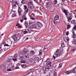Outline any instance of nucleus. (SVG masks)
Instances as JSON below:
<instances>
[{
    "label": "nucleus",
    "instance_id": "4c0bfd02",
    "mask_svg": "<svg viewBox=\"0 0 76 76\" xmlns=\"http://www.w3.org/2000/svg\"><path fill=\"white\" fill-rule=\"evenodd\" d=\"M31 17H32V18H34V16H35V15L34 14H32L31 15Z\"/></svg>",
    "mask_w": 76,
    "mask_h": 76
},
{
    "label": "nucleus",
    "instance_id": "a211bd4d",
    "mask_svg": "<svg viewBox=\"0 0 76 76\" xmlns=\"http://www.w3.org/2000/svg\"><path fill=\"white\" fill-rule=\"evenodd\" d=\"M30 53L32 55H34L35 54V52L33 50H31L30 51Z\"/></svg>",
    "mask_w": 76,
    "mask_h": 76
},
{
    "label": "nucleus",
    "instance_id": "e2e57ef3",
    "mask_svg": "<svg viewBox=\"0 0 76 76\" xmlns=\"http://www.w3.org/2000/svg\"><path fill=\"white\" fill-rule=\"evenodd\" d=\"M3 51V49H1V50H0V51Z\"/></svg>",
    "mask_w": 76,
    "mask_h": 76
},
{
    "label": "nucleus",
    "instance_id": "473e14b6",
    "mask_svg": "<svg viewBox=\"0 0 76 76\" xmlns=\"http://www.w3.org/2000/svg\"><path fill=\"white\" fill-rule=\"evenodd\" d=\"M23 33L24 34H27V33H28V31H23Z\"/></svg>",
    "mask_w": 76,
    "mask_h": 76
},
{
    "label": "nucleus",
    "instance_id": "e433bc0d",
    "mask_svg": "<svg viewBox=\"0 0 76 76\" xmlns=\"http://www.w3.org/2000/svg\"><path fill=\"white\" fill-rule=\"evenodd\" d=\"M7 71H11V70H12V69H9V68H7Z\"/></svg>",
    "mask_w": 76,
    "mask_h": 76
},
{
    "label": "nucleus",
    "instance_id": "39448f33",
    "mask_svg": "<svg viewBox=\"0 0 76 76\" xmlns=\"http://www.w3.org/2000/svg\"><path fill=\"white\" fill-rule=\"evenodd\" d=\"M18 35L16 34H14L12 37V38L15 41H17L18 40Z\"/></svg>",
    "mask_w": 76,
    "mask_h": 76
},
{
    "label": "nucleus",
    "instance_id": "680f3d73",
    "mask_svg": "<svg viewBox=\"0 0 76 76\" xmlns=\"http://www.w3.org/2000/svg\"><path fill=\"white\" fill-rule=\"evenodd\" d=\"M29 39V38L27 37L26 38V39H25V40H27V39Z\"/></svg>",
    "mask_w": 76,
    "mask_h": 76
},
{
    "label": "nucleus",
    "instance_id": "5fc2aeb1",
    "mask_svg": "<svg viewBox=\"0 0 76 76\" xmlns=\"http://www.w3.org/2000/svg\"><path fill=\"white\" fill-rule=\"evenodd\" d=\"M20 21L21 22H22H22H23V19L20 20Z\"/></svg>",
    "mask_w": 76,
    "mask_h": 76
},
{
    "label": "nucleus",
    "instance_id": "49530a36",
    "mask_svg": "<svg viewBox=\"0 0 76 76\" xmlns=\"http://www.w3.org/2000/svg\"><path fill=\"white\" fill-rule=\"evenodd\" d=\"M11 1V3H15V1L13 0H12V1Z\"/></svg>",
    "mask_w": 76,
    "mask_h": 76
},
{
    "label": "nucleus",
    "instance_id": "bf43d9fd",
    "mask_svg": "<svg viewBox=\"0 0 76 76\" xmlns=\"http://www.w3.org/2000/svg\"><path fill=\"white\" fill-rule=\"evenodd\" d=\"M4 34H2L1 35L2 37V36H3V35Z\"/></svg>",
    "mask_w": 76,
    "mask_h": 76
},
{
    "label": "nucleus",
    "instance_id": "69168bd1",
    "mask_svg": "<svg viewBox=\"0 0 76 76\" xmlns=\"http://www.w3.org/2000/svg\"><path fill=\"white\" fill-rule=\"evenodd\" d=\"M65 75V74L63 73V75Z\"/></svg>",
    "mask_w": 76,
    "mask_h": 76
},
{
    "label": "nucleus",
    "instance_id": "13d9d810",
    "mask_svg": "<svg viewBox=\"0 0 76 76\" xmlns=\"http://www.w3.org/2000/svg\"><path fill=\"white\" fill-rule=\"evenodd\" d=\"M32 20H35V19L34 18H31Z\"/></svg>",
    "mask_w": 76,
    "mask_h": 76
},
{
    "label": "nucleus",
    "instance_id": "7c9ffc66",
    "mask_svg": "<svg viewBox=\"0 0 76 76\" xmlns=\"http://www.w3.org/2000/svg\"><path fill=\"white\" fill-rule=\"evenodd\" d=\"M57 20H53V22H54V24H55V25H56V23H57V21H56Z\"/></svg>",
    "mask_w": 76,
    "mask_h": 76
},
{
    "label": "nucleus",
    "instance_id": "2f4dec72",
    "mask_svg": "<svg viewBox=\"0 0 76 76\" xmlns=\"http://www.w3.org/2000/svg\"><path fill=\"white\" fill-rule=\"evenodd\" d=\"M71 22L73 24H74L75 22V20H73L71 21Z\"/></svg>",
    "mask_w": 76,
    "mask_h": 76
},
{
    "label": "nucleus",
    "instance_id": "603ef678",
    "mask_svg": "<svg viewBox=\"0 0 76 76\" xmlns=\"http://www.w3.org/2000/svg\"><path fill=\"white\" fill-rule=\"evenodd\" d=\"M66 35H69V32L67 31L66 33Z\"/></svg>",
    "mask_w": 76,
    "mask_h": 76
},
{
    "label": "nucleus",
    "instance_id": "7ed1b4c3",
    "mask_svg": "<svg viewBox=\"0 0 76 76\" xmlns=\"http://www.w3.org/2000/svg\"><path fill=\"white\" fill-rule=\"evenodd\" d=\"M23 54H24L25 57L26 58H28L29 57V55L28 54V50L26 49H24L23 52Z\"/></svg>",
    "mask_w": 76,
    "mask_h": 76
},
{
    "label": "nucleus",
    "instance_id": "4468645a",
    "mask_svg": "<svg viewBox=\"0 0 76 76\" xmlns=\"http://www.w3.org/2000/svg\"><path fill=\"white\" fill-rule=\"evenodd\" d=\"M72 70L70 71H66V73L67 75H68V74H69L70 73H73V72H72Z\"/></svg>",
    "mask_w": 76,
    "mask_h": 76
},
{
    "label": "nucleus",
    "instance_id": "09e8293b",
    "mask_svg": "<svg viewBox=\"0 0 76 76\" xmlns=\"http://www.w3.org/2000/svg\"><path fill=\"white\" fill-rule=\"evenodd\" d=\"M54 76H57V73L56 72H55Z\"/></svg>",
    "mask_w": 76,
    "mask_h": 76
},
{
    "label": "nucleus",
    "instance_id": "a878e982",
    "mask_svg": "<svg viewBox=\"0 0 76 76\" xmlns=\"http://www.w3.org/2000/svg\"><path fill=\"white\" fill-rule=\"evenodd\" d=\"M21 63H26V64H27V61H21Z\"/></svg>",
    "mask_w": 76,
    "mask_h": 76
},
{
    "label": "nucleus",
    "instance_id": "0e129e2a",
    "mask_svg": "<svg viewBox=\"0 0 76 76\" xmlns=\"http://www.w3.org/2000/svg\"><path fill=\"white\" fill-rule=\"evenodd\" d=\"M67 41H69V39H67Z\"/></svg>",
    "mask_w": 76,
    "mask_h": 76
},
{
    "label": "nucleus",
    "instance_id": "6ab92c4d",
    "mask_svg": "<svg viewBox=\"0 0 76 76\" xmlns=\"http://www.w3.org/2000/svg\"><path fill=\"white\" fill-rule=\"evenodd\" d=\"M11 60H12V59H11L9 58L6 61V62L7 63H10Z\"/></svg>",
    "mask_w": 76,
    "mask_h": 76
},
{
    "label": "nucleus",
    "instance_id": "6e6d98bb",
    "mask_svg": "<svg viewBox=\"0 0 76 76\" xmlns=\"http://www.w3.org/2000/svg\"><path fill=\"white\" fill-rule=\"evenodd\" d=\"M73 29H75V30H76V26H74V28H73Z\"/></svg>",
    "mask_w": 76,
    "mask_h": 76
},
{
    "label": "nucleus",
    "instance_id": "8fccbe9b",
    "mask_svg": "<svg viewBox=\"0 0 76 76\" xmlns=\"http://www.w3.org/2000/svg\"><path fill=\"white\" fill-rule=\"evenodd\" d=\"M10 62V64L12 65L13 64V61H11Z\"/></svg>",
    "mask_w": 76,
    "mask_h": 76
},
{
    "label": "nucleus",
    "instance_id": "338daca9",
    "mask_svg": "<svg viewBox=\"0 0 76 76\" xmlns=\"http://www.w3.org/2000/svg\"><path fill=\"white\" fill-rule=\"evenodd\" d=\"M0 49H1V47H0Z\"/></svg>",
    "mask_w": 76,
    "mask_h": 76
},
{
    "label": "nucleus",
    "instance_id": "864d4df0",
    "mask_svg": "<svg viewBox=\"0 0 76 76\" xmlns=\"http://www.w3.org/2000/svg\"><path fill=\"white\" fill-rule=\"evenodd\" d=\"M44 49L45 50H46V49H47V47L46 46H45Z\"/></svg>",
    "mask_w": 76,
    "mask_h": 76
},
{
    "label": "nucleus",
    "instance_id": "c85d7f7f",
    "mask_svg": "<svg viewBox=\"0 0 76 76\" xmlns=\"http://www.w3.org/2000/svg\"><path fill=\"white\" fill-rule=\"evenodd\" d=\"M21 3L23 4H25V0H22Z\"/></svg>",
    "mask_w": 76,
    "mask_h": 76
},
{
    "label": "nucleus",
    "instance_id": "58836bf2",
    "mask_svg": "<svg viewBox=\"0 0 76 76\" xmlns=\"http://www.w3.org/2000/svg\"><path fill=\"white\" fill-rule=\"evenodd\" d=\"M24 7L25 8V10H26V9H27V6L26 5H24Z\"/></svg>",
    "mask_w": 76,
    "mask_h": 76
},
{
    "label": "nucleus",
    "instance_id": "6e6552de",
    "mask_svg": "<svg viewBox=\"0 0 76 76\" xmlns=\"http://www.w3.org/2000/svg\"><path fill=\"white\" fill-rule=\"evenodd\" d=\"M19 9L18 10V13L19 15H20L22 14V10H21V9H20V8L19 7H18Z\"/></svg>",
    "mask_w": 76,
    "mask_h": 76
},
{
    "label": "nucleus",
    "instance_id": "ddd939ff",
    "mask_svg": "<svg viewBox=\"0 0 76 76\" xmlns=\"http://www.w3.org/2000/svg\"><path fill=\"white\" fill-rule=\"evenodd\" d=\"M20 58H24V55L22 53H21L20 54Z\"/></svg>",
    "mask_w": 76,
    "mask_h": 76
},
{
    "label": "nucleus",
    "instance_id": "aec40b11",
    "mask_svg": "<svg viewBox=\"0 0 76 76\" xmlns=\"http://www.w3.org/2000/svg\"><path fill=\"white\" fill-rule=\"evenodd\" d=\"M73 35H72V38H76V35H75V33L74 32H73Z\"/></svg>",
    "mask_w": 76,
    "mask_h": 76
},
{
    "label": "nucleus",
    "instance_id": "774afa93",
    "mask_svg": "<svg viewBox=\"0 0 76 76\" xmlns=\"http://www.w3.org/2000/svg\"><path fill=\"white\" fill-rule=\"evenodd\" d=\"M29 71H30V70H29L28 71V72H29Z\"/></svg>",
    "mask_w": 76,
    "mask_h": 76
},
{
    "label": "nucleus",
    "instance_id": "f03ea898",
    "mask_svg": "<svg viewBox=\"0 0 76 76\" xmlns=\"http://www.w3.org/2000/svg\"><path fill=\"white\" fill-rule=\"evenodd\" d=\"M62 53L63 52L61 50L57 49L56 51L54 53V55H55V56H54V55L53 56V58L54 59H56V57H60V56H61V54H62Z\"/></svg>",
    "mask_w": 76,
    "mask_h": 76
},
{
    "label": "nucleus",
    "instance_id": "412c9836",
    "mask_svg": "<svg viewBox=\"0 0 76 76\" xmlns=\"http://www.w3.org/2000/svg\"><path fill=\"white\" fill-rule=\"evenodd\" d=\"M38 59H39V57L38 56H36L35 58H34V60L35 61L38 60Z\"/></svg>",
    "mask_w": 76,
    "mask_h": 76
},
{
    "label": "nucleus",
    "instance_id": "f704fd0d",
    "mask_svg": "<svg viewBox=\"0 0 76 76\" xmlns=\"http://www.w3.org/2000/svg\"><path fill=\"white\" fill-rule=\"evenodd\" d=\"M75 50H76V48H75L72 49V51H75Z\"/></svg>",
    "mask_w": 76,
    "mask_h": 76
},
{
    "label": "nucleus",
    "instance_id": "bb28decb",
    "mask_svg": "<svg viewBox=\"0 0 76 76\" xmlns=\"http://www.w3.org/2000/svg\"><path fill=\"white\" fill-rule=\"evenodd\" d=\"M70 27H71V26L70 25H68L67 26V29H70Z\"/></svg>",
    "mask_w": 76,
    "mask_h": 76
},
{
    "label": "nucleus",
    "instance_id": "3c124183",
    "mask_svg": "<svg viewBox=\"0 0 76 76\" xmlns=\"http://www.w3.org/2000/svg\"><path fill=\"white\" fill-rule=\"evenodd\" d=\"M15 3V4H17V5H18V2L17 1H14V3Z\"/></svg>",
    "mask_w": 76,
    "mask_h": 76
},
{
    "label": "nucleus",
    "instance_id": "c9c22d12",
    "mask_svg": "<svg viewBox=\"0 0 76 76\" xmlns=\"http://www.w3.org/2000/svg\"><path fill=\"white\" fill-rule=\"evenodd\" d=\"M15 16H16V15L15 14H13L12 15V18H13V17H15Z\"/></svg>",
    "mask_w": 76,
    "mask_h": 76
},
{
    "label": "nucleus",
    "instance_id": "20e7f679",
    "mask_svg": "<svg viewBox=\"0 0 76 76\" xmlns=\"http://www.w3.org/2000/svg\"><path fill=\"white\" fill-rule=\"evenodd\" d=\"M32 3L33 2L31 1L29 2L28 3V7L32 9H34V6H33V4Z\"/></svg>",
    "mask_w": 76,
    "mask_h": 76
},
{
    "label": "nucleus",
    "instance_id": "393cba45",
    "mask_svg": "<svg viewBox=\"0 0 76 76\" xmlns=\"http://www.w3.org/2000/svg\"><path fill=\"white\" fill-rule=\"evenodd\" d=\"M63 11L64 13H65V15L66 16H67V11L65 10H63Z\"/></svg>",
    "mask_w": 76,
    "mask_h": 76
},
{
    "label": "nucleus",
    "instance_id": "052dcab7",
    "mask_svg": "<svg viewBox=\"0 0 76 76\" xmlns=\"http://www.w3.org/2000/svg\"><path fill=\"white\" fill-rule=\"evenodd\" d=\"M45 73H46L45 71H44V74H45Z\"/></svg>",
    "mask_w": 76,
    "mask_h": 76
},
{
    "label": "nucleus",
    "instance_id": "37998d69",
    "mask_svg": "<svg viewBox=\"0 0 76 76\" xmlns=\"http://www.w3.org/2000/svg\"><path fill=\"white\" fill-rule=\"evenodd\" d=\"M16 67H15L16 69H19V66H18V65H17V64H16Z\"/></svg>",
    "mask_w": 76,
    "mask_h": 76
},
{
    "label": "nucleus",
    "instance_id": "0eeeda50",
    "mask_svg": "<svg viewBox=\"0 0 76 76\" xmlns=\"http://www.w3.org/2000/svg\"><path fill=\"white\" fill-rule=\"evenodd\" d=\"M22 28V26L20 25V24L19 23H17L15 26V28Z\"/></svg>",
    "mask_w": 76,
    "mask_h": 76
},
{
    "label": "nucleus",
    "instance_id": "9d476101",
    "mask_svg": "<svg viewBox=\"0 0 76 76\" xmlns=\"http://www.w3.org/2000/svg\"><path fill=\"white\" fill-rule=\"evenodd\" d=\"M59 20V17L58 15H56L54 18V20Z\"/></svg>",
    "mask_w": 76,
    "mask_h": 76
},
{
    "label": "nucleus",
    "instance_id": "4be33fe9",
    "mask_svg": "<svg viewBox=\"0 0 76 76\" xmlns=\"http://www.w3.org/2000/svg\"><path fill=\"white\" fill-rule=\"evenodd\" d=\"M21 66H22V67L23 68V69L26 68V65H25V64H23L21 65Z\"/></svg>",
    "mask_w": 76,
    "mask_h": 76
},
{
    "label": "nucleus",
    "instance_id": "72a5a7b5",
    "mask_svg": "<svg viewBox=\"0 0 76 76\" xmlns=\"http://www.w3.org/2000/svg\"><path fill=\"white\" fill-rule=\"evenodd\" d=\"M32 72L31 71H30L29 72H28V73L26 74V75H29V74H30V73H32Z\"/></svg>",
    "mask_w": 76,
    "mask_h": 76
},
{
    "label": "nucleus",
    "instance_id": "f8f14e48",
    "mask_svg": "<svg viewBox=\"0 0 76 76\" xmlns=\"http://www.w3.org/2000/svg\"><path fill=\"white\" fill-rule=\"evenodd\" d=\"M50 70V66H45V70L46 71H49Z\"/></svg>",
    "mask_w": 76,
    "mask_h": 76
},
{
    "label": "nucleus",
    "instance_id": "f257e3e1",
    "mask_svg": "<svg viewBox=\"0 0 76 76\" xmlns=\"http://www.w3.org/2000/svg\"><path fill=\"white\" fill-rule=\"evenodd\" d=\"M36 24L37 25H36V24H34L32 26H31L29 28V29L31 30V29H33L34 28H36L38 29H39L42 26V23H40L39 22H37Z\"/></svg>",
    "mask_w": 76,
    "mask_h": 76
},
{
    "label": "nucleus",
    "instance_id": "a18cd8bd",
    "mask_svg": "<svg viewBox=\"0 0 76 76\" xmlns=\"http://www.w3.org/2000/svg\"><path fill=\"white\" fill-rule=\"evenodd\" d=\"M61 46L62 47H64V44H62L61 45Z\"/></svg>",
    "mask_w": 76,
    "mask_h": 76
},
{
    "label": "nucleus",
    "instance_id": "a19ab883",
    "mask_svg": "<svg viewBox=\"0 0 76 76\" xmlns=\"http://www.w3.org/2000/svg\"><path fill=\"white\" fill-rule=\"evenodd\" d=\"M28 9H26L25 10V12H26V13H27L28 12Z\"/></svg>",
    "mask_w": 76,
    "mask_h": 76
},
{
    "label": "nucleus",
    "instance_id": "423d86ee",
    "mask_svg": "<svg viewBox=\"0 0 76 76\" xmlns=\"http://www.w3.org/2000/svg\"><path fill=\"white\" fill-rule=\"evenodd\" d=\"M46 62L47 63V65H49V64H51L52 63L51 62H50L49 59H47L46 61Z\"/></svg>",
    "mask_w": 76,
    "mask_h": 76
},
{
    "label": "nucleus",
    "instance_id": "2eb2a0df",
    "mask_svg": "<svg viewBox=\"0 0 76 76\" xmlns=\"http://www.w3.org/2000/svg\"><path fill=\"white\" fill-rule=\"evenodd\" d=\"M34 1H35L36 2H38L39 3H41L42 1V0H34Z\"/></svg>",
    "mask_w": 76,
    "mask_h": 76
},
{
    "label": "nucleus",
    "instance_id": "79ce46f5",
    "mask_svg": "<svg viewBox=\"0 0 76 76\" xmlns=\"http://www.w3.org/2000/svg\"><path fill=\"white\" fill-rule=\"evenodd\" d=\"M42 50H40L39 51V54H42Z\"/></svg>",
    "mask_w": 76,
    "mask_h": 76
},
{
    "label": "nucleus",
    "instance_id": "c03bdc74",
    "mask_svg": "<svg viewBox=\"0 0 76 76\" xmlns=\"http://www.w3.org/2000/svg\"><path fill=\"white\" fill-rule=\"evenodd\" d=\"M18 56V55H17V54H15V55L14 56V57H15L16 58V57H17V56Z\"/></svg>",
    "mask_w": 76,
    "mask_h": 76
},
{
    "label": "nucleus",
    "instance_id": "9b49d317",
    "mask_svg": "<svg viewBox=\"0 0 76 76\" xmlns=\"http://www.w3.org/2000/svg\"><path fill=\"white\" fill-rule=\"evenodd\" d=\"M12 44V41H11L8 44H6L5 46L7 47H11Z\"/></svg>",
    "mask_w": 76,
    "mask_h": 76
},
{
    "label": "nucleus",
    "instance_id": "4d7b16f0",
    "mask_svg": "<svg viewBox=\"0 0 76 76\" xmlns=\"http://www.w3.org/2000/svg\"><path fill=\"white\" fill-rule=\"evenodd\" d=\"M25 16H26L25 15H23V18H26Z\"/></svg>",
    "mask_w": 76,
    "mask_h": 76
},
{
    "label": "nucleus",
    "instance_id": "ea45409f",
    "mask_svg": "<svg viewBox=\"0 0 76 76\" xmlns=\"http://www.w3.org/2000/svg\"><path fill=\"white\" fill-rule=\"evenodd\" d=\"M29 25H31L32 23V22L31 21H29Z\"/></svg>",
    "mask_w": 76,
    "mask_h": 76
},
{
    "label": "nucleus",
    "instance_id": "5701e85b",
    "mask_svg": "<svg viewBox=\"0 0 76 76\" xmlns=\"http://www.w3.org/2000/svg\"><path fill=\"white\" fill-rule=\"evenodd\" d=\"M68 22H70V21H71V20H72V18H71V17L69 16L68 17Z\"/></svg>",
    "mask_w": 76,
    "mask_h": 76
},
{
    "label": "nucleus",
    "instance_id": "cd10ccee",
    "mask_svg": "<svg viewBox=\"0 0 76 76\" xmlns=\"http://www.w3.org/2000/svg\"><path fill=\"white\" fill-rule=\"evenodd\" d=\"M62 65H63V64L61 63H60L59 64V66L58 68H60L62 66Z\"/></svg>",
    "mask_w": 76,
    "mask_h": 76
},
{
    "label": "nucleus",
    "instance_id": "c756f323",
    "mask_svg": "<svg viewBox=\"0 0 76 76\" xmlns=\"http://www.w3.org/2000/svg\"><path fill=\"white\" fill-rule=\"evenodd\" d=\"M54 3L55 4H56L57 3V0L54 1Z\"/></svg>",
    "mask_w": 76,
    "mask_h": 76
},
{
    "label": "nucleus",
    "instance_id": "de8ad7c7",
    "mask_svg": "<svg viewBox=\"0 0 76 76\" xmlns=\"http://www.w3.org/2000/svg\"><path fill=\"white\" fill-rule=\"evenodd\" d=\"M23 19L24 20H27V18H26V17L23 18Z\"/></svg>",
    "mask_w": 76,
    "mask_h": 76
},
{
    "label": "nucleus",
    "instance_id": "1a4fd4ad",
    "mask_svg": "<svg viewBox=\"0 0 76 76\" xmlns=\"http://www.w3.org/2000/svg\"><path fill=\"white\" fill-rule=\"evenodd\" d=\"M50 2H49V1H48L46 2L45 6L46 7H49V6H50Z\"/></svg>",
    "mask_w": 76,
    "mask_h": 76
},
{
    "label": "nucleus",
    "instance_id": "f3484780",
    "mask_svg": "<svg viewBox=\"0 0 76 76\" xmlns=\"http://www.w3.org/2000/svg\"><path fill=\"white\" fill-rule=\"evenodd\" d=\"M12 60H13L14 61H18L17 59V58L15 57H13V58H12Z\"/></svg>",
    "mask_w": 76,
    "mask_h": 76
},
{
    "label": "nucleus",
    "instance_id": "dca6fc26",
    "mask_svg": "<svg viewBox=\"0 0 76 76\" xmlns=\"http://www.w3.org/2000/svg\"><path fill=\"white\" fill-rule=\"evenodd\" d=\"M72 72H73L74 73H76V67L74 68L72 70Z\"/></svg>",
    "mask_w": 76,
    "mask_h": 76
},
{
    "label": "nucleus",
    "instance_id": "b1692460",
    "mask_svg": "<svg viewBox=\"0 0 76 76\" xmlns=\"http://www.w3.org/2000/svg\"><path fill=\"white\" fill-rule=\"evenodd\" d=\"M25 25L26 27H27L28 26V23L26 21L25 22Z\"/></svg>",
    "mask_w": 76,
    "mask_h": 76
}]
</instances>
